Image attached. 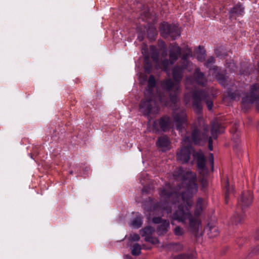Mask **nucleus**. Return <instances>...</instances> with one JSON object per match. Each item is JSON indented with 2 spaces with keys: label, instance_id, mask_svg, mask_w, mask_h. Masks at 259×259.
<instances>
[{
  "label": "nucleus",
  "instance_id": "54",
  "mask_svg": "<svg viewBox=\"0 0 259 259\" xmlns=\"http://www.w3.org/2000/svg\"><path fill=\"white\" fill-rule=\"evenodd\" d=\"M69 173H70V174L72 175V174H73V171H72V170H71V171H70L69 172Z\"/></svg>",
  "mask_w": 259,
  "mask_h": 259
},
{
  "label": "nucleus",
  "instance_id": "36",
  "mask_svg": "<svg viewBox=\"0 0 259 259\" xmlns=\"http://www.w3.org/2000/svg\"><path fill=\"white\" fill-rule=\"evenodd\" d=\"M171 248L176 252L181 251L183 249V244L180 243L171 244Z\"/></svg>",
  "mask_w": 259,
  "mask_h": 259
},
{
  "label": "nucleus",
  "instance_id": "41",
  "mask_svg": "<svg viewBox=\"0 0 259 259\" xmlns=\"http://www.w3.org/2000/svg\"><path fill=\"white\" fill-rule=\"evenodd\" d=\"M164 220L162 219L161 217H154L152 219V222L154 224H161Z\"/></svg>",
  "mask_w": 259,
  "mask_h": 259
},
{
  "label": "nucleus",
  "instance_id": "35",
  "mask_svg": "<svg viewBox=\"0 0 259 259\" xmlns=\"http://www.w3.org/2000/svg\"><path fill=\"white\" fill-rule=\"evenodd\" d=\"M162 64L164 71L167 73L168 71L169 66V65H171L170 59H164L162 61Z\"/></svg>",
  "mask_w": 259,
  "mask_h": 259
},
{
  "label": "nucleus",
  "instance_id": "13",
  "mask_svg": "<svg viewBox=\"0 0 259 259\" xmlns=\"http://www.w3.org/2000/svg\"><path fill=\"white\" fill-rule=\"evenodd\" d=\"M194 149L191 146H183L177 152V159L182 164L188 163L190 159Z\"/></svg>",
  "mask_w": 259,
  "mask_h": 259
},
{
  "label": "nucleus",
  "instance_id": "19",
  "mask_svg": "<svg viewBox=\"0 0 259 259\" xmlns=\"http://www.w3.org/2000/svg\"><path fill=\"white\" fill-rule=\"evenodd\" d=\"M170 142L167 136L159 137L156 141L157 147L161 149L162 151H166L169 149Z\"/></svg>",
  "mask_w": 259,
  "mask_h": 259
},
{
  "label": "nucleus",
  "instance_id": "2",
  "mask_svg": "<svg viewBox=\"0 0 259 259\" xmlns=\"http://www.w3.org/2000/svg\"><path fill=\"white\" fill-rule=\"evenodd\" d=\"M185 70L190 71L191 69L187 68V66L176 65L171 70V74L174 81L170 78L165 79L161 81V86L162 89L165 90L168 93L170 100L174 104L177 103L178 101L180 83Z\"/></svg>",
  "mask_w": 259,
  "mask_h": 259
},
{
  "label": "nucleus",
  "instance_id": "45",
  "mask_svg": "<svg viewBox=\"0 0 259 259\" xmlns=\"http://www.w3.org/2000/svg\"><path fill=\"white\" fill-rule=\"evenodd\" d=\"M252 253L254 254H257L259 253V245L252 249Z\"/></svg>",
  "mask_w": 259,
  "mask_h": 259
},
{
  "label": "nucleus",
  "instance_id": "3",
  "mask_svg": "<svg viewBox=\"0 0 259 259\" xmlns=\"http://www.w3.org/2000/svg\"><path fill=\"white\" fill-rule=\"evenodd\" d=\"M253 199V194L251 191H245L242 192L238 198L237 207V209H240L242 213L240 214L236 213L231 218L232 224L237 225L242 223L245 217L244 210L251 205Z\"/></svg>",
  "mask_w": 259,
  "mask_h": 259
},
{
  "label": "nucleus",
  "instance_id": "9",
  "mask_svg": "<svg viewBox=\"0 0 259 259\" xmlns=\"http://www.w3.org/2000/svg\"><path fill=\"white\" fill-rule=\"evenodd\" d=\"M172 116L177 130L182 132L185 127L188 125V119L186 110L175 111L173 112Z\"/></svg>",
  "mask_w": 259,
  "mask_h": 259
},
{
  "label": "nucleus",
  "instance_id": "11",
  "mask_svg": "<svg viewBox=\"0 0 259 259\" xmlns=\"http://www.w3.org/2000/svg\"><path fill=\"white\" fill-rule=\"evenodd\" d=\"M171 122V119L168 116L165 115L160 117L158 120H156L153 122V132L158 133L167 131L170 128Z\"/></svg>",
  "mask_w": 259,
  "mask_h": 259
},
{
  "label": "nucleus",
  "instance_id": "26",
  "mask_svg": "<svg viewBox=\"0 0 259 259\" xmlns=\"http://www.w3.org/2000/svg\"><path fill=\"white\" fill-rule=\"evenodd\" d=\"M234 189L232 187H231L229 183L228 180H226L225 190V200L226 203H228L229 199L230 196L233 194Z\"/></svg>",
  "mask_w": 259,
  "mask_h": 259
},
{
  "label": "nucleus",
  "instance_id": "6",
  "mask_svg": "<svg viewBox=\"0 0 259 259\" xmlns=\"http://www.w3.org/2000/svg\"><path fill=\"white\" fill-rule=\"evenodd\" d=\"M208 94L205 91L195 90L192 93V107L194 111L197 114L201 113L202 110V101H205L207 108L209 110H211L213 107V102L210 100H208Z\"/></svg>",
  "mask_w": 259,
  "mask_h": 259
},
{
  "label": "nucleus",
  "instance_id": "18",
  "mask_svg": "<svg viewBox=\"0 0 259 259\" xmlns=\"http://www.w3.org/2000/svg\"><path fill=\"white\" fill-rule=\"evenodd\" d=\"M244 14V7H243L240 3H238L233 8H231L229 11V19L243 16Z\"/></svg>",
  "mask_w": 259,
  "mask_h": 259
},
{
  "label": "nucleus",
  "instance_id": "12",
  "mask_svg": "<svg viewBox=\"0 0 259 259\" xmlns=\"http://www.w3.org/2000/svg\"><path fill=\"white\" fill-rule=\"evenodd\" d=\"M207 82V79L205 74L200 71L199 68L195 69L192 76H188L186 78V83L187 84H193L196 83L198 84L204 85Z\"/></svg>",
  "mask_w": 259,
  "mask_h": 259
},
{
  "label": "nucleus",
  "instance_id": "38",
  "mask_svg": "<svg viewBox=\"0 0 259 259\" xmlns=\"http://www.w3.org/2000/svg\"><path fill=\"white\" fill-rule=\"evenodd\" d=\"M174 233L177 236H182L184 234V230L181 227L177 226L175 228Z\"/></svg>",
  "mask_w": 259,
  "mask_h": 259
},
{
  "label": "nucleus",
  "instance_id": "55",
  "mask_svg": "<svg viewBox=\"0 0 259 259\" xmlns=\"http://www.w3.org/2000/svg\"><path fill=\"white\" fill-rule=\"evenodd\" d=\"M138 39H139V40L140 41H142V40H143V39H140V37H138Z\"/></svg>",
  "mask_w": 259,
  "mask_h": 259
},
{
  "label": "nucleus",
  "instance_id": "27",
  "mask_svg": "<svg viewBox=\"0 0 259 259\" xmlns=\"http://www.w3.org/2000/svg\"><path fill=\"white\" fill-rule=\"evenodd\" d=\"M203 199L201 198H198L196 204V208L194 214L195 218H199V216L202 212Z\"/></svg>",
  "mask_w": 259,
  "mask_h": 259
},
{
  "label": "nucleus",
  "instance_id": "49",
  "mask_svg": "<svg viewBox=\"0 0 259 259\" xmlns=\"http://www.w3.org/2000/svg\"><path fill=\"white\" fill-rule=\"evenodd\" d=\"M255 239L258 240L259 239V229L257 230L256 232V236L255 237Z\"/></svg>",
  "mask_w": 259,
  "mask_h": 259
},
{
  "label": "nucleus",
  "instance_id": "15",
  "mask_svg": "<svg viewBox=\"0 0 259 259\" xmlns=\"http://www.w3.org/2000/svg\"><path fill=\"white\" fill-rule=\"evenodd\" d=\"M181 53V48L178 44L174 42L169 45V58L170 60L171 64H174L179 59Z\"/></svg>",
  "mask_w": 259,
  "mask_h": 259
},
{
  "label": "nucleus",
  "instance_id": "4",
  "mask_svg": "<svg viewBox=\"0 0 259 259\" xmlns=\"http://www.w3.org/2000/svg\"><path fill=\"white\" fill-rule=\"evenodd\" d=\"M209 127L207 124H204L203 131L200 126L193 124L191 131L190 136H185L183 142L185 143L193 144L195 145H200L202 142H206L208 138Z\"/></svg>",
  "mask_w": 259,
  "mask_h": 259
},
{
  "label": "nucleus",
  "instance_id": "25",
  "mask_svg": "<svg viewBox=\"0 0 259 259\" xmlns=\"http://www.w3.org/2000/svg\"><path fill=\"white\" fill-rule=\"evenodd\" d=\"M205 230L207 232L209 238H213L219 234V231L217 226L211 223H208Z\"/></svg>",
  "mask_w": 259,
  "mask_h": 259
},
{
  "label": "nucleus",
  "instance_id": "56",
  "mask_svg": "<svg viewBox=\"0 0 259 259\" xmlns=\"http://www.w3.org/2000/svg\"><path fill=\"white\" fill-rule=\"evenodd\" d=\"M257 67H258V71H259V62H258V63L257 64Z\"/></svg>",
  "mask_w": 259,
  "mask_h": 259
},
{
  "label": "nucleus",
  "instance_id": "23",
  "mask_svg": "<svg viewBox=\"0 0 259 259\" xmlns=\"http://www.w3.org/2000/svg\"><path fill=\"white\" fill-rule=\"evenodd\" d=\"M147 34V37L149 40H152L155 39V37L158 33L156 27L154 24L148 23L146 27Z\"/></svg>",
  "mask_w": 259,
  "mask_h": 259
},
{
  "label": "nucleus",
  "instance_id": "33",
  "mask_svg": "<svg viewBox=\"0 0 259 259\" xmlns=\"http://www.w3.org/2000/svg\"><path fill=\"white\" fill-rule=\"evenodd\" d=\"M141 253V247L138 243H135L132 250V254L134 255H139Z\"/></svg>",
  "mask_w": 259,
  "mask_h": 259
},
{
  "label": "nucleus",
  "instance_id": "20",
  "mask_svg": "<svg viewBox=\"0 0 259 259\" xmlns=\"http://www.w3.org/2000/svg\"><path fill=\"white\" fill-rule=\"evenodd\" d=\"M156 82L154 76L153 75H150L148 80L147 88L144 92V96H155L154 94V89L156 87Z\"/></svg>",
  "mask_w": 259,
  "mask_h": 259
},
{
  "label": "nucleus",
  "instance_id": "46",
  "mask_svg": "<svg viewBox=\"0 0 259 259\" xmlns=\"http://www.w3.org/2000/svg\"><path fill=\"white\" fill-rule=\"evenodd\" d=\"M206 141H208V145H212L213 141L212 137H208L207 140Z\"/></svg>",
  "mask_w": 259,
  "mask_h": 259
},
{
  "label": "nucleus",
  "instance_id": "17",
  "mask_svg": "<svg viewBox=\"0 0 259 259\" xmlns=\"http://www.w3.org/2000/svg\"><path fill=\"white\" fill-rule=\"evenodd\" d=\"M193 157L197 160V168L199 170H203L206 169V158L204 154L201 152H193Z\"/></svg>",
  "mask_w": 259,
  "mask_h": 259
},
{
  "label": "nucleus",
  "instance_id": "32",
  "mask_svg": "<svg viewBox=\"0 0 259 259\" xmlns=\"http://www.w3.org/2000/svg\"><path fill=\"white\" fill-rule=\"evenodd\" d=\"M131 225L135 228L138 229L140 228L142 225V221L140 217H136L131 223Z\"/></svg>",
  "mask_w": 259,
  "mask_h": 259
},
{
  "label": "nucleus",
  "instance_id": "7",
  "mask_svg": "<svg viewBox=\"0 0 259 259\" xmlns=\"http://www.w3.org/2000/svg\"><path fill=\"white\" fill-rule=\"evenodd\" d=\"M158 193L160 197L164 199L165 202V206H163V203L161 201L157 202L153 206V209L154 210H157L159 209H162L163 210L166 211L167 213L171 211V207L168 206L167 199L170 198L174 194L172 192L171 188L169 184L165 185L162 189L158 190Z\"/></svg>",
  "mask_w": 259,
  "mask_h": 259
},
{
  "label": "nucleus",
  "instance_id": "37",
  "mask_svg": "<svg viewBox=\"0 0 259 259\" xmlns=\"http://www.w3.org/2000/svg\"><path fill=\"white\" fill-rule=\"evenodd\" d=\"M158 101L159 102L164 106L167 105V100L164 95L159 93L158 94Z\"/></svg>",
  "mask_w": 259,
  "mask_h": 259
},
{
  "label": "nucleus",
  "instance_id": "34",
  "mask_svg": "<svg viewBox=\"0 0 259 259\" xmlns=\"http://www.w3.org/2000/svg\"><path fill=\"white\" fill-rule=\"evenodd\" d=\"M145 240L146 242H150L152 244L160 243L159 240L156 237L152 236V235L147 236L146 238H145Z\"/></svg>",
  "mask_w": 259,
  "mask_h": 259
},
{
  "label": "nucleus",
  "instance_id": "8",
  "mask_svg": "<svg viewBox=\"0 0 259 259\" xmlns=\"http://www.w3.org/2000/svg\"><path fill=\"white\" fill-rule=\"evenodd\" d=\"M159 31L163 37L170 38L172 40H175L181 35V30L178 26L175 24H169L165 21L160 24Z\"/></svg>",
  "mask_w": 259,
  "mask_h": 259
},
{
  "label": "nucleus",
  "instance_id": "16",
  "mask_svg": "<svg viewBox=\"0 0 259 259\" xmlns=\"http://www.w3.org/2000/svg\"><path fill=\"white\" fill-rule=\"evenodd\" d=\"M243 91L240 87L233 84L227 90V96L233 100H239Z\"/></svg>",
  "mask_w": 259,
  "mask_h": 259
},
{
  "label": "nucleus",
  "instance_id": "22",
  "mask_svg": "<svg viewBox=\"0 0 259 259\" xmlns=\"http://www.w3.org/2000/svg\"><path fill=\"white\" fill-rule=\"evenodd\" d=\"M224 131V128L218 121H213L211 127V134L214 139L218 138V135L222 134Z\"/></svg>",
  "mask_w": 259,
  "mask_h": 259
},
{
  "label": "nucleus",
  "instance_id": "10",
  "mask_svg": "<svg viewBox=\"0 0 259 259\" xmlns=\"http://www.w3.org/2000/svg\"><path fill=\"white\" fill-rule=\"evenodd\" d=\"M256 102V108L259 110V84L254 83L250 88V92L247 93L246 96L242 98V103L245 104H252Z\"/></svg>",
  "mask_w": 259,
  "mask_h": 259
},
{
  "label": "nucleus",
  "instance_id": "48",
  "mask_svg": "<svg viewBox=\"0 0 259 259\" xmlns=\"http://www.w3.org/2000/svg\"><path fill=\"white\" fill-rule=\"evenodd\" d=\"M210 157H211V158H210V162H211V165H212V168L213 169V154L212 153H210Z\"/></svg>",
  "mask_w": 259,
  "mask_h": 259
},
{
  "label": "nucleus",
  "instance_id": "39",
  "mask_svg": "<svg viewBox=\"0 0 259 259\" xmlns=\"http://www.w3.org/2000/svg\"><path fill=\"white\" fill-rule=\"evenodd\" d=\"M152 64L150 62H146L144 65V69L148 73L151 72L152 70Z\"/></svg>",
  "mask_w": 259,
  "mask_h": 259
},
{
  "label": "nucleus",
  "instance_id": "29",
  "mask_svg": "<svg viewBox=\"0 0 259 259\" xmlns=\"http://www.w3.org/2000/svg\"><path fill=\"white\" fill-rule=\"evenodd\" d=\"M232 139L235 143H236V145L234 147V150L236 152L239 150V143H240V133L237 130L232 135Z\"/></svg>",
  "mask_w": 259,
  "mask_h": 259
},
{
  "label": "nucleus",
  "instance_id": "21",
  "mask_svg": "<svg viewBox=\"0 0 259 259\" xmlns=\"http://www.w3.org/2000/svg\"><path fill=\"white\" fill-rule=\"evenodd\" d=\"M192 50L190 48H188L187 49V52L184 53L181 57L182 65H183L185 67H186V66H187V68L191 69H192V66L193 63L189 60V58L192 57Z\"/></svg>",
  "mask_w": 259,
  "mask_h": 259
},
{
  "label": "nucleus",
  "instance_id": "53",
  "mask_svg": "<svg viewBox=\"0 0 259 259\" xmlns=\"http://www.w3.org/2000/svg\"><path fill=\"white\" fill-rule=\"evenodd\" d=\"M149 200L150 201L151 203L153 201V199L151 198H149Z\"/></svg>",
  "mask_w": 259,
  "mask_h": 259
},
{
  "label": "nucleus",
  "instance_id": "30",
  "mask_svg": "<svg viewBox=\"0 0 259 259\" xmlns=\"http://www.w3.org/2000/svg\"><path fill=\"white\" fill-rule=\"evenodd\" d=\"M154 229L151 226H147L145 227L142 230V236H144L145 238H146L147 236H150L152 235V234L154 232Z\"/></svg>",
  "mask_w": 259,
  "mask_h": 259
},
{
  "label": "nucleus",
  "instance_id": "28",
  "mask_svg": "<svg viewBox=\"0 0 259 259\" xmlns=\"http://www.w3.org/2000/svg\"><path fill=\"white\" fill-rule=\"evenodd\" d=\"M151 57L153 60L157 63L159 61V51L155 46H150Z\"/></svg>",
  "mask_w": 259,
  "mask_h": 259
},
{
  "label": "nucleus",
  "instance_id": "43",
  "mask_svg": "<svg viewBox=\"0 0 259 259\" xmlns=\"http://www.w3.org/2000/svg\"><path fill=\"white\" fill-rule=\"evenodd\" d=\"M186 255L185 254H180L175 256L173 259H185Z\"/></svg>",
  "mask_w": 259,
  "mask_h": 259
},
{
  "label": "nucleus",
  "instance_id": "51",
  "mask_svg": "<svg viewBox=\"0 0 259 259\" xmlns=\"http://www.w3.org/2000/svg\"><path fill=\"white\" fill-rule=\"evenodd\" d=\"M208 149L210 151H212L213 150V146L212 145H208Z\"/></svg>",
  "mask_w": 259,
  "mask_h": 259
},
{
  "label": "nucleus",
  "instance_id": "47",
  "mask_svg": "<svg viewBox=\"0 0 259 259\" xmlns=\"http://www.w3.org/2000/svg\"><path fill=\"white\" fill-rule=\"evenodd\" d=\"M162 52L161 53L162 56L163 57H166L167 56V49H164V50H162Z\"/></svg>",
  "mask_w": 259,
  "mask_h": 259
},
{
  "label": "nucleus",
  "instance_id": "50",
  "mask_svg": "<svg viewBox=\"0 0 259 259\" xmlns=\"http://www.w3.org/2000/svg\"><path fill=\"white\" fill-rule=\"evenodd\" d=\"M125 259H133L130 255H126L125 256Z\"/></svg>",
  "mask_w": 259,
  "mask_h": 259
},
{
  "label": "nucleus",
  "instance_id": "31",
  "mask_svg": "<svg viewBox=\"0 0 259 259\" xmlns=\"http://www.w3.org/2000/svg\"><path fill=\"white\" fill-rule=\"evenodd\" d=\"M198 51L197 52V58L199 61H203L206 56L205 51L203 47L199 46Z\"/></svg>",
  "mask_w": 259,
  "mask_h": 259
},
{
  "label": "nucleus",
  "instance_id": "5",
  "mask_svg": "<svg viewBox=\"0 0 259 259\" xmlns=\"http://www.w3.org/2000/svg\"><path fill=\"white\" fill-rule=\"evenodd\" d=\"M145 98L141 100L139 105V110L143 115L149 119L148 122L151 121L150 115L151 114H157L160 108L155 100V96H144Z\"/></svg>",
  "mask_w": 259,
  "mask_h": 259
},
{
  "label": "nucleus",
  "instance_id": "42",
  "mask_svg": "<svg viewBox=\"0 0 259 259\" xmlns=\"http://www.w3.org/2000/svg\"><path fill=\"white\" fill-rule=\"evenodd\" d=\"M159 46L161 47V50L167 49L166 44L163 40H159Z\"/></svg>",
  "mask_w": 259,
  "mask_h": 259
},
{
  "label": "nucleus",
  "instance_id": "44",
  "mask_svg": "<svg viewBox=\"0 0 259 259\" xmlns=\"http://www.w3.org/2000/svg\"><path fill=\"white\" fill-rule=\"evenodd\" d=\"M140 236L137 234H135L132 236V239L135 241H138L140 240Z\"/></svg>",
  "mask_w": 259,
  "mask_h": 259
},
{
  "label": "nucleus",
  "instance_id": "40",
  "mask_svg": "<svg viewBox=\"0 0 259 259\" xmlns=\"http://www.w3.org/2000/svg\"><path fill=\"white\" fill-rule=\"evenodd\" d=\"M215 62V59L214 57H210L206 61V65L207 67H210L211 65H213Z\"/></svg>",
  "mask_w": 259,
  "mask_h": 259
},
{
  "label": "nucleus",
  "instance_id": "14",
  "mask_svg": "<svg viewBox=\"0 0 259 259\" xmlns=\"http://www.w3.org/2000/svg\"><path fill=\"white\" fill-rule=\"evenodd\" d=\"M209 70L213 71L212 74L221 85L226 87L228 85L227 82L228 76L226 75V70L221 72L220 69L217 66L210 68Z\"/></svg>",
  "mask_w": 259,
  "mask_h": 259
},
{
  "label": "nucleus",
  "instance_id": "52",
  "mask_svg": "<svg viewBox=\"0 0 259 259\" xmlns=\"http://www.w3.org/2000/svg\"><path fill=\"white\" fill-rule=\"evenodd\" d=\"M183 171V169H182V168H180L179 170V174L180 175L181 174L182 172Z\"/></svg>",
  "mask_w": 259,
  "mask_h": 259
},
{
  "label": "nucleus",
  "instance_id": "24",
  "mask_svg": "<svg viewBox=\"0 0 259 259\" xmlns=\"http://www.w3.org/2000/svg\"><path fill=\"white\" fill-rule=\"evenodd\" d=\"M169 228V221L164 220L162 223L158 226L156 232L158 235H164L167 232Z\"/></svg>",
  "mask_w": 259,
  "mask_h": 259
},
{
  "label": "nucleus",
  "instance_id": "1",
  "mask_svg": "<svg viewBox=\"0 0 259 259\" xmlns=\"http://www.w3.org/2000/svg\"><path fill=\"white\" fill-rule=\"evenodd\" d=\"M182 180L183 183L186 185L185 190L180 194L183 202L174 212L172 219L183 224H185L188 220V231L195 237H200L203 234L201 222L199 218H194L190 211L193 204V195L198 189V185L196 183V177L193 172L188 171L182 175Z\"/></svg>",
  "mask_w": 259,
  "mask_h": 259
}]
</instances>
